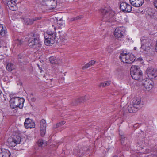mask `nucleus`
<instances>
[{"mask_svg": "<svg viewBox=\"0 0 157 157\" xmlns=\"http://www.w3.org/2000/svg\"><path fill=\"white\" fill-rule=\"evenodd\" d=\"M85 97H82L79 99L78 101L80 102H84L86 100L85 98Z\"/></svg>", "mask_w": 157, "mask_h": 157, "instance_id": "nucleus-32", "label": "nucleus"}, {"mask_svg": "<svg viewBox=\"0 0 157 157\" xmlns=\"http://www.w3.org/2000/svg\"><path fill=\"white\" fill-rule=\"evenodd\" d=\"M124 28L123 27H119L115 29L114 35L117 38H121L124 36Z\"/></svg>", "mask_w": 157, "mask_h": 157, "instance_id": "nucleus-12", "label": "nucleus"}, {"mask_svg": "<svg viewBox=\"0 0 157 157\" xmlns=\"http://www.w3.org/2000/svg\"><path fill=\"white\" fill-rule=\"evenodd\" d=\"M41 19V17H36L33 18L32 19L33 21H36L37 20H40Z\"/></svg>", "mask_w": 157, "mask_h": 157, "instance_id": "nucleus-35", "label": "nucleus"}, {"mask_svg": "<svg viewBox=\"0 0 157 157\" xmlns=\"http://www.w3.org/2000/svg\"><path fill=\"white\" fill-rule=\"evenodd\" d=\"M45 4L49 9H52L55 7L56 2L55 0H51L49 2L46 3Z\"/></svg>", "mask_w": 157, "mask_h": 157, "instance_id": "nucleus-23", "label": "nucleus"}, {"mask_svg": "<svg viewBox=\"0 0 157 157\" xmlns=\"http://www.w3.org/2000/svg\"><path fill=\"white\" fill-rule=\"evenodd\" d=\"M143 88L147 90H151L153 87L154 83L153 82L148 78H144L141 81Z\"/></svg>", "mask_w": 157, "mask_h": 157, "instance_id": "nucleus-8", "label": "nucleus"}, {"mask_svg": "<svg viewBox=\"0 0 157 157\" xmlns=\"http://www.w3.org/2000/svg\"><path fill=\"white\" fill-rule=\"evenodd\" d=\"M131 4L135 7L141 6L144 3V0H129Z\"/></svg>", "mask_w": 157, "mask_h": 157, "instance_id": "nucleus-17", "label": "nucleus"}, {"mask_svg": "<svg viewBox=\"0 0 157 157\" xmlns=\"http://www.w3.org/2000/svg\"><path fill=\"white\" fill-rule=\"evenodd\" d=\"M49 61L50 63L52 64H57L58 63V61L56 58L53 56H52L50 57Z\"/></svg>", "mask_w": 157, "mask_h": 157, "instance_id": "nucleus-28", "label": "nucleus"}, {"mask_svg": "<svg viewBox=\"0 0 157 157\" xmlns=\"http://www.w3.org/2000/svg\"><path fill=\"white\" fill-rule=\"evenodd\" d=\"M96 61L94 60H92L89 61L84 66L82 67V68H88L90 66L93 65L95 63Z\"/></svg>", "mask_w": 157, "mask_h": 157, "instance_id": "nucleus-27", "label": "nucleus"}, {"mask_svg": "<svg viewBox=\"0 0 157 157\" xmlns=\"http://www.w3.org/2000/svg\"><path fill=\"white\" fill-rule=\"evenodd\" d=\"M76 17L77 20H79L82 19L83 17V16L82 15H80Z\"/></svg>", "mask_w": 157, "mask_h": 157, "instance_id": "nucleus-37", "label": "nucleus"}, {"mask_svg": "<svg viewBox=\"0 0 157 157\" xmlns=\"http://www.w3.org/2000/svg\"><path fill=\"white\" fill-rule=\"evenodd\" d=\"M140 100H134L131 104H130L128 106V109L130 113H134L136 112L138 108V105L140 103Z\"/></svg>", "mask_w": 157, "mask_h": 157, "instance_id": "nucleus-6", "label": "nucleus"}, {"mask_svg": "<svg viewBox=\"0 0 157 157\" xmlns=\"http://www.w3.org/2000/svg\"><path fill=\"white\" fill-rule=\"evenodd\" d=\"M125 140V137L124 136H121V143L123 144L124 143V141Z\"/></svg>", "mask_w": 157, "mask_h": 157, "instance_id": "nucleus-36", "label": "nucleus"}, {"mask_svg": "<svg viewBox=\"0 0 157 157\" xmlns=\"http://www.w3.org/2000/svg\"><path fill=\"white\" fill-rule=\"evenodd\" d=\"M21 141V138L19 136H13L8 139V143L10 146L13 147L20 144Z\"/></svg>", "mask_w": 157, "mask_h": 157, "instance_id": "nucleus-7", "label": "nucleus"}, {"mask_svg": "<svg viewBox=\"0 0 157 157\" xmlns=\"http://www.w3.org/2000/svg\"><path fill=\"white\" fill-rule=\"evenodd\" d=\"M128 57V56H127V53L122 52L120 54L119 58L122 62L124 63H127L128 62L127 60Z\"/></svg>", "mask_w": 157, "mask_h": 157, "instance_id": "nucleus-19", "label": "nucleus"}, {"mask_svg": "<svg viewBox=\"0 0 157 157\" xmlns=\"http://www.w3.org/2000/svg\"><path fill=\"white\" fill-rule=\"evenodd\" d=\"M153 4L155 7L157 9V0H154Z\"/></svg>", "mask_w": 157, "mask_h": 157, "instance_id": "nucleus-38", "label": "nucleus"}, {"mask_svg": "<svg viewBox=\"0 0 157 157\" xmlns=\"http://www.w3.org/2000/svg\"><path fill=\"white\" fill-rule=\"evenodd\" d=\"M147 74L150 78H154L157 76L156 69L149 67L147 70Z\"/></svg>", "mask_w": 157, "mask_h": 157, "instance_id": "nucleus-13", "label": "nucleus"}, {"mask_svg": "<svg viewBox=\"0 0 157 157\" xmlns=\"http://www.w3.org/2000/svg\"><path fill=\"white\" fill-rule=\"evenodd\" d=\"M21 40L17 39L15 40L14 43L15 44V46L17 45V46L20 45L23 42Z\"/></svg>", "mask_w": 157, "mask_h": 157, "instance_id": "nucleus-30", "label": "nucleus"}, {"mask_svg": "<svg viewBox=\"0 0 157 157\" xmlns=\"http://www.w3.org/2000/svg\"><path fill=\"white\" fill-rule=\"evenodd\" d=\"M127 56H128L127 60V63H131L134 62L136 59L135 56L132 53H127Z\"/></svg>", "mask_w": 157, "mask_h": 157, "instance_id": "nucleus-22", "label": "nucleus"}, {"mask_svg": "<svg viewBox=\"0 0 157 157\" xmlns=\"http://www.w3.org/2000/svg\"><path fill=\"white\" fill-rule=\"evenodd\" d=\"M25 21L27 25H32L33 23V21L32 19H30L29 18H27L25 20Z\"/></svg>", "mask_w": 157, "mask_h": 157, "instance_id": "nucleus-31", "label": "nucleus"}, {"mask_svg": "<svg viewBox=\"0 0 157 157\" xmlns=\"http://www.w3.org/2000/svg\"><path fill=\"white\" fill-rule=\"evenodd\" d=\"M17 0H5V3L10 10L15 11L17 9Z\"/></svg>", "mask_w": 157, "mask_h": 157, "instance_id": "nucleus-9", "label": "nucleus"}, {"mask_svg": "<svg viewBox=\"0 0 157 157\" xmlns=\"http://www.w3.org/2000/svg\"><path fill=\"white\" fill-rule=\"evenodd\" d=\"M113 157H118V156L117 155H115L114 156H113Z\"/></svg>", "mask_w": 157, "mask_h": 157, "instance_id": "nucleus-40", "label": "nucleus"}, {"mask_svg": "<svg viewBox=\"0 0 157 157\" xmlns=\"http://www.w3.org/2000/svg\"><path fill=\"white\" fill-rule=\"evenodd\" d=\"M121 10L124 12L129 13L132 10V7L126 2H122L120 4Z\"/></svg>", "mask_w": 157, "mask_h": 157, "instance_id": "nucleus-11", "label": "nucleus"}, {"mask_svg": "<svg viewBox=\"0 0 157 157\" xmlns=\"http://www.w3.org/2000/svg\"><path fill=\"white\" fill-rule=\"evenodd\" d=\"M1 90H0V94H1Z\"/></svg>", "mask_w": 157, "mask_h": 157, "instance_id": "nucleus-41", "label": "nucleus"}, {"mask_svg": "<svg viewBox=\"0 0 157 157\" xmlns=\"http://www.w3.org/2000/svg\"><path fill=\"white\" fill-rule=\"evenodd\" d=\"M141 48L143 51H146L149 49L150 45L149 40L146 37H144L141 39Z\"/></svg>", "mask_w": 157, "mask_h": 157, "instance_id": "nucleus-10", "label": "nucleus"}, {"mask_svg": "<svg viewBox=\"0 0 157 157\" xmlns=\"http://www.w3.org/2000/svg\"><path fill=\"white\" fill-rule=\"evenodd\" d=\"M116 13V12L111 8L108 9L103 17V21L108 22H114L115 21Z\"/></svg>", "mask_w": 157, "mask_h": 157, "instance_id": "nucleus-5", "label": "nucleus"}, {"mask_svg": "<svg viewBox=\"0 0 157 157\" xmlns=\"http://www.w3.org/2000/svg\"><path fill=\"white\" fill-rule=\"evenodd\" d=\"M65 26V22L61 18L59 20H57V26L56 27V28H58L59 29H61L62 28L64 27Z\"/></svg>", "mask_w": 157, "mask_h": 157, "instance_id": "nucleus-24", "label": "nucleus"}, {"mask_svg": "<svg viewBox=\"0 0 157 157\" xmlns=\"http://www.w3.org/2000/svg\"><path fill=\"white\" fill-rule=\"evenodd\" d=\"M46 127V121L45 120L42 119L40 121V134L42 136H44L45 135Z\"/></svg>", "mask_w": 157, "mask_h": 157, "instance_id": "nucleus-14", "label": "nucleus"}, {"mask_svg": "<svg viewBox=\"0 0 157 157\" xmlns=\"http://www.w3.org/2000/svg\"><path fill=\"white\" fill-rule=\"evenodd\" d=\"M130 74L133 79L140 82L144 79L142 71L138 66H132L131 67Z\"/></svg>", "mask_w": 157, "mask_h": 157, "instance_id": "nucleus-3", "label": "nucleus"}, {"mask_svg": "<svg viewBox=\"0 0 157 157\" xmlns=\"http://www.w3.org/2000/svg\"><path fill=\"white\" fill-rule=\"evenodd\" d=\"M15 66L14 64L11 63H8L6 67L7 70L9 71H11L15 69Z\"/></svg>", "mask_w": 157, "mask_h": 157, "instance_id": "nucleus-25", "label": "nucleus"}, {"mask_svg": "<svg viewBox=\"0 0 157 157\" xmlns=\"http://www.w3.org/2000/svg\"><path fill=\"white\" fill-rule=\"evenodd\" d=\"M110 84V82L105 81L101 83L99 86L100 87H105L109 86Z\"/></svg>", "mask_w": 157, "mask_h": 157, "instance_id": "nucleus-29", "label": "nucleus"}, {"mask_svg": "<svg viewBox=\"0 0 157 157\" xmlns=\"http://www.w3.org/2000/svg\"><path fill=\"white\" fill-rule=\"evenodd\" d=\"M37 66L38 67H39V69H40V70L41 71L40 72H41V71H42V68L40 67V65L38 64H37Z\"/></svg>", "mask_w": 157, "mask_h": 157, "instance_id": "nucleus-39", "label": "nucleus"}, {"mask_svg": "<svg viewBox=\"0 0 157 157\" xmlns=\"http://www.w3.org/2000/svg\"><path fill=\"white\" fill-rule=\"evenodd\" d=\"M66 122L65 121H63L62 122H60L59 123H58L57 124L56 126L57 127H59L62 125L64 124Z\"/></svg>", "mask_w": 157, "mask_h": 157, "instance_id": "nucleus-34", "label": "nucleus"}, {"mask_svg": "<svg viewBox=\"0 0 157 157\" xmlns=\"http://www.w3.org/2000/svg\"><path fill=\"white\" fill-rule=\"evenodd\" d=\"M24 125L26 128H34L35 126L34 122L29 118L25 119Z\"/></svg>", "mask_w": 157, "mask_h": 157, "instance_id": "nucleus-16", "label": "nucleus"}, {"mask_svg": "<svg viewBox=\"0 0 157 157\" xmlns=\"http://www.w3.org/2000/svg\"><path fill=\"white\" fill-rule=\"evenodd\" d=\"M2 152L0 153V157H10L11 154L9 150L3 149L2 150Z\"/></svg>", "mask_w": 157, "mask_h": 157, "instance_id": "nucleus-20", "label": "nucleus"}, {"mask_svg": "<svg viewBox=\"0 0 157 157\" xmlns=\"http://www.w3.org/2000/svg\"><path fill=\"white\" fill-rule=\"evenodd\" d=\"M59 38L60 41L62 44H65L67 42V38L66 34L64 32H61L59 35Z\"/></svg>", "mask_w": 157, "mask_h": 157, "instance_id": "nucleus-18", "label": "nucleus"}, {"mask_svg": "<svg viewBox=\"0 0 157 157\" xmlns=\"http://www.w3.org/2000/svg\"><path fill=\"white\" fill-rule=\"evenodd\" d=\"M7 30L5 26L0 24V34L2 36H5L6 35Z\"/></svg>", "mask_w": 157, "mask_h": 157, "instance_id": "nucleus-21", "label": "nucleus"}, {"mask_svg": "<svg viewBox=\"0 0 157 157\" xmlns=\"http://www.w3.org/2000/svg\"><path fill=\"white\" fill-rule=\"evenodd\" d=\"M68 20L70 22H72L73 21H77L76 20V17H72L68 19Z\"/></svg>", "mask_w": 157, "mask_h": 157, "instance_id": "nucleus-33", "label": "nucleus"}, {"mask_svg": "<svg viewBox=\"0 0 157 157\" xmlns=\"http://www.w3.org/2000/svg\"><path fill=\"white\" fill-rule=\"evenodd\" d=\"M52 27H54V30H51L50 29H48L46 32V35L44 36L45 38L44 43L47 46L51 45L55 42L56 34V33L55 31L56 27L53 25H52Z\"/></svg>", "mask_w": 157, "mask_h": 157, "instance_id": "nucleus-2", "label": "nucleus"}, {"mask_svg": "<svg viewBox=\"0 0 157 157\" xmlns=\"http://www.w3.org/2000/svg\"><path fill=\"white\" fill-rule=\"evenodd\" d=\"M47 142L42 139H40L37 141V144L39 147H44L47 144Z\"/></svg>", "mask_w": 157, "mask_h": 157, "instance_id": "nucleus-26", "label": "nucleus"}, {"mask_svg": "<svg viewBox=\"0 0 157 157\" xmlns=\"http://www.w3.org/2000/svg\"><path fill=\"white\" fill-rule=\"evenodd\" d=\"M86 153V150L83 147H77L73 150V154L75 155L80 157L82 156Z\"/></svg>", "mask_w": 157, "mask_h": 157, "instance_id": "nucleus-15", "label": "nucleus"}, {"mask_svg": "<svg viewBox=\"0 0 157 157\" xmlns=\"http://www.w3.org/2000/svg\"><path fill=\"white\" fill-rule=\"evenodd\" d=\"M25 99L23 98L15 97L11 98L10 101L11 107L15 109H17L19 108L22 109L24 105Z\"/></svg>", "mask_w": 157, "mask_h": 157, "instance_id": "nucleus-4", "label": "nucleus"}, {"mask_svg": "<svg viewBox=\"0 0 157 157\" xmlns=\"http://www.w3.org/2000/svg\"><path fill=\"white\" fill-rule=\"evenodd\" d=\"M40 36L36 32L29 34L28 39V44L30 48L38 50L42 46L41 42L40 40Z\"/></svg>", "mask_w": 157, "mask_h": 157, "instance_id": "nucleus-1", "label": "nucleus"}]
</instances>
